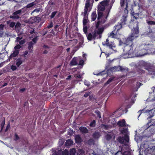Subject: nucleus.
I'll return each mask as SVG.
<instances>
[{"instance_id":"nucleus-1","label":"nucleus","mask_w":155,"mask_h":155,"mask_svg":"<svg viewBox=\"0 0 155 155\" xmlns=\"http://www.w3.org/2000/svg\"><path fill=\"white\" fill-rule=\"evenodd\" d=\"M138 24V21L136 22V26L132 30L131 35L129 36L127 38H125L123 41L124 44L127 46L129 45L130 47V49L133 45V40L138 37L137 35L139 32Z\"/></svg>"},{"instance_id":"nucleus-2","label":"nucleus","mask_w":155,"mask_h":155,"mask_svg":"<svg viewBox=\"0 0 155 155\" xmlns=\"http://www.w3.org/2000/svg\"><path fill=\"white\" fill-rule=\"evenodd\" d=\"M137 96L136 94L132 92L129 96H126L125 97V103L128 104L126 105L127 108H130L132 104L134 103V98Z\"/></svg>"},{"instance_id":"nucleus-3","label":"nucleus","mask_w":155,"mask_h":155,"mask_svg":"<svg viewBox=\"0 0 155 155\" xmlns=\"http://www.w3.org/2000/svg\"><path fill=\"white\" fill-rule=\"evenodd\" d=\"M117 140L120 144H123L125 146H127L129 141V136L126 135L123 137L120 136L117 138Z\"/></svg>"},{"instance_id":"nucleus-4","label":"nucleus","mask_w":155,"mask_h":155,"mask_svg":"<svg viewBox=\"0 0 155 155\" xmlns=\"http://www.w3.org/2000/svg\"><path fill=\"white\" fill-rule=\"evenodd\" d=\"M122 25L120 23H118L117 25H115L114 27V29L110 33V36L112 38H115L116 35H120L119 31L122 28Z\"/></svg>"},{"instance_id":"nucleus-5","label":"nucleus","mask_w":155,"mask_h":155,"mask_svg":"<svg viewBox=\"0 0 155 155\" xmlns=\"http://www.w3.org/2000/svg\"><path fill=\"white\" fill-rule=\"evenodd\" d=\"M90 3L89 2L86 3L84 9V12L82 13V15L83 14L84 17H88L89 13L91 9L90 7Z\"/></svg>"},{"instance_id":"nucleus-6","label":"nucleus","mask_w":155,"mask_h":155,"mask_svg":"<svg viewBox=\"0 0 155 155\" xmlns=\"http://www.w3.org/2000/svg\"><path fill=\"white\" fill-rule=\"evenodd\" d=\"M152 111L153 110H145L144 108L142 110H140L138 112V113L139 114L138 117L143 112L147 113L149 115V117L147 118V119L149 120L150 119V118L154 116V113L152 112Z\"/></svg>"},{"instance_id":"nucleus-7","label":"nucleus","mask_w":155,"mask_h":155,"mask_svg":"<svg viewBox=\"0 0 155 155\" xmlns=\"http://www.w3.org/2000/svg\"><path fill=\"white\" fill-rule=\"evenodd\" d=\"M21 10H19L14 12L13 14V15L10 16V18L13 19H18L20 18L19 15L21 14Z\"/></svg>"},{"instance_id":"nucleus-8","label":"nucleus","mask_w":155,"mask_h":155,"mask_svg":"<svg viewBox=\"0 0 155 155\" xmlns=\"http://www.w3.org/2000/svg\"><path fill=\"white\" fill-rule=\"evenodd\" d=\"M104 28H98L97 31L95 30L94 31V33H95V35L97 37V38H101L102 35L101 34L104 31Z\"/></svg>"},{"instance_id":"nucleus-9","label":"nucleus","mask_w":155,"mask_h":155,"mask_svg":"<svg viewBox=\"0 0 155 155\" xmlns=\"http://www.w3.org/2000/svg\"><path fill=\"white\" fill-rule=\"evenodd\" d=\"M147 68L149 74L153 76H155V67L150 65Z\"/></svg>"},{"instance_id":"nucleus-10","label":"nucleus","mask_w":155,"mask_h":155,"mask_svg":"<svg viewBox=\"0 0 155 155\" xmlns=\"http://www.w3.org/2000/svg\"><path fill=\"white\" fill-rule=\"evenodd\" d=\"M92 35L91 33H88L87 35V39L89 41H91L93 39L95 40L96 37V35H95V33L94 31L93 32Z\"/></svg>"},{"instance_id":"nucleus-11","label":"nucleus","mask_w":155,"mask_h":155,"mask_svg":"<svg viewBox=\"0 0 155 155\" xmlns=\"http://www.w3.org/2000/svg\"><path fill=\"white\" fill-rule=\"evenodd\" d=\"M139 64L140 66L144 67L145 69L147 70H148L147 68L149 67L150 66V64L143 61L140 62Z\"/></svg>"},{"instance_id":"nucleus-12","label":"nucleus","mask_w":155,"mask_h":155,"mask_svg":"<svg viewBox=\"0 0 155 155\" xmlns=\"http://www.w3.org/2000/svg\"><path fill=\"white\" fill-rule=\"evenodd\" d=\"M19 50H15L13 51V52L12 53L9 57L8 59L10 61L11 59L12 58L16 57L19 54Z\"/></svg>"},{"instance_id":"nucleus-13","label":"nucleus","mask_w":155,"mask_h":155,"mask_svg":"<svg viewBox=\"0 0 155 155\" xmlns=\"http://www.w3.org/2000/svg\"><path fill=\"white\" fill-rule=\"evenodd\" d=\"M78 58L77 57H74L71 60L70 63V65L71 66L76 65H78L77 61Z\"/></svg>"},{"instance_id":"nucleus-14","label":"nucleus","mask_w":155,"mask_h":155,"mask_svg":"<svg viewBox=\"0 0 155 155\" xmlns=\"http://www.w3.org/2000/svg\"><path fill=\"white\" fill-rule=\"evenodd\" d=\"M113 136H114V134L113 133H109L108 134H107L105 136L106 139L107 141L110 140L112 137Z\"/></svg>"},{"instance_id":"nucleus-15","label":"nucleus","mask_w":155,"mask_h":155,"mask_svg":"<svg viewBox=\"0 0 155 155\" xmlns=\"http://www.w3.org/2000/svg\"><path fill=\"white\" fill-rule=\"evenodd\" d=\"M127 21V16L123 15L121 20V22L120 23L122 25H124L126 24V22Z\"/></svg>"},{"instance_id":"nucleus-16","label":"nucleus","mask_w":155,"mask_h":155,"mask_svg":"<svg viewBox=\"0 0 155 155\" xmlns=\"http://www.w3.org/2000/svg\"><path fill=\"white\" fill-rule=\"evenodd\" d=\"M79 129L80 131L83 134H87L88 133V130L87 128L84 127H81Z\"/></svg>"},{"instance_id":"nucleus-17","label":"nucleus","mask_w":155,"mask_h":155,"mask_svg":"<svg viewBox=\"0 0 155 155\" xmlns=\"http://www.w3.org/2000/svg\"><path fill=\"white\" fill-rule=\"evenodd\" d=\"M117 124L120 127L125 126L126 125V122L125 120L122 119V120L119 121L117 122Z\"/></svg>"},{"instance_id":"nucleus-18","label":"nucleus","mask_w":155,"mask_h":155,"mask_svg":"<svg viewBox=\"0 0 155 155\" xmlns=\"http://www.w3.org/2000/svg\"><path fill=\"white\" fill-rule=\"evenodd\" d=\"M16 65L18 67H19L23 62V61L22 59V58H18L16 60Z\"/></svg>"},{"instance_id":"nucleus-19","label":"nucleus","mask_w":155,"mask_h":155,"mask_svg":"<svg viewBox=\"0 0 155 155\" xmlns=\"http://www.w3.org/2000/svg\"><path fill=\"white\" fill-rule=\"evenodd\" d=\"M75 141L76 143H80L82 142V139L79 135L75 136Z\"/></svg>"},{"instance_id":"nucleus-20","label":"nucleus","mask_w":155,"mask_h":155,"mask_svg":"<svg viewBox=\"0 0 155 155\" xmlns=\"http://www.w3.org/2000/svg\"><path fill=\"white\" fill-rule=\"evenodd\" d=\"M62 150H53L52 152V155H62Z\"/></svg>"},{"instance_id":"nucleus-21","label":"nucleus","mask_w":155,"mask_h":155,"mask_svg":"<svg viewBox=\"0 0 155 155\" xmlns=\"http://www.w3.org/2000/svg\"><path fill=\"white\" fill-rule=\"evenodd\" d=\"M36 1L28 4L25 7L27 8H29L33 7L34 6L36 5L37 3H36Z\"/></svg>"},{"instance_id":"nucleus-22","label":"nucleus","mask_w":155,"mask_h":155,"mask_svg":"<svg viewBox=\"0 0 155 155\" xmlns=\"http://www.w3.org/2000/svg\"><path fill=\"white\" fill-rule=\"evenodd\" d=\"M86 143L89 145H94V144L95 141L93 139L91 138L88 140Z\"/></svg>"},{"instance_id":"nucleus-23","label":"nucleus","mask_w":155,"mask_h":155,"mask_svg":"<svg viewBox=\"0 0 155 155\" xmlns=\"http://www.w3.org/2000/svg\"><path fill=\"white\" fill-rule=\"evenodd\" d=\"M32 19L33 21L31 22V23H33L34 22H38L41 20V18L38 16L33 17Z\"/></svg>"},{"instance_id":"nucleus-24","label":"nucleus","mask_w":155,"mask_h":155,"mask_svg":"<svg viewBox=\"0 0 155 155\" xmlns=\"http://www.w3.org/2000/svg\"><path fill=\"white\" fill-rule=\"evenodd\" d=\"M101 135L99 132H95L93 134L92 136L95 139H98L100 136Z\"/></svg>"},{"instance_id":"nucleus-25","label":"nucleus","mask_w":155,"mask_h":155,"mask_svg":"<svg viewBox=\"0 0 155 155\" xmlns=\"http://www.w3.org/2000/svg\"><path fill=\"white\" fill-rule=\"evenodd\" d=\"M109 1V0H105L100 2V3L102 6L105 7L108 5Z\"/></svg>"},{"instance_id":"nucleus-26","label":"nucleus","mask_w":155,"mask_h":155,"mask_svg":"<svg viewBox=\"0 0 155 155\" xmlns=\"http://www.w3.org/2000/svg\"><path fill=\"white\" fill-rule=\"evenodd\" d=\"M128 129L127 128H123L120 131L121 134L125 135H126L127 136H128L127 134Z\"/></svg>"},{"instance_id":"nucleus-27","label":"nucleus","mask_w":155,"mask_h":155,"mask_svg":"<svg viewBox=\"0 0 155 155\" xmlns=\"http://www.w3.org/2000/svg\"><path fill=\"white\" fill-rule=\"evenodd\" d=\"M97 18V15L96 12H94L91 15V19L92 21H94Z\"/></svg>"},{"instance_id":"nucleus-28","label":"nucleus","mask_w":155,"mask_h":155,"mask_svg":"<svg viewBox=\"0 0 155 155\" xmlns=\"http://www.w3.org/2000/svg\"><path fill=\"white\" fill-rule=\"evenodd\" d=\"M102 44L103 45H106L109 47L110 49H112V48L113 47V45L111 42L107 43H104V42H103Z\"/></svg>"},{"instance_id":"nucleus-29","label":"nucleus","mask_w":155,"mask_h":155,"mask_svg":"<svg viewBox=\"0 0 155 155\" xmlns=\"http://www.w3.org/2000/svg\"><path fill=\"white\" fill-rule=\"evenodd\" d=\"M33 45L34 43L32 41L29 42L28 43V49L29 50L33 49Z\"/></svg>"},{"instance_id":"nucleus-30","label":"nucleus","mask_w":155,"mask_h":155,"mask_svg":"<svg viewBox=\"0 0 155 155\" xmlns=\"http://www.w3.org/2000/svg\"><path fill=\"white\" fill-rule=\"evenodd\" d=\"M151 123V124L150 125L149 127L151 125H155V119H150L149 120V122L147 123V124L149 126V124Z\"/></svg>"},{"instance_id":"nucleus-31","label":"nucleus","mask_w":155,"mask_h":155,"mask_svg":"<svg viewBox=\"0 0 155 155\" xmlns=\"http://www.w3.org/2000/svg\"><path fill=\"white\" fill-rule=\"evenodd\" d=\"M76 152V150L75 148H72L70 150L69 154L70 155H74Z\"/></svg>"},{"instance_id":"nucleus-32","label":"nucleus","mask_w":155,"mask_h":155,"mask_svg":"<svg viewBox=\"0 0 155 155\" xmlns=\"http://www.w3.org/2000/svg\"><path fill=\"white\" fill-rule=\"evenodd\" d=\"M73 141L70 139L67 140L65 143V145L66 146H69L72 144Z\"/></svg>"},{"instance_id":"nucleus-33","label":"nucleus","mask_w":155,"mask_h":155,"mask_svg":"<svg viewBox=\"0 0 155 155\" xmlns=\"http://www.w3.org/2000/svg\"><path fill=\"white\" fill-rule=\"evenodd\" d=\"M120 66H114L111 68V69L112 71H120L119 67Z\"/></svg>"},{"instance_id":"nucleus-34","label":"nucleus","mask_w":155,"mask_h":155,"mask_svg":"<svg viewBox=\"0 0 155 155\" xmlns=\"http://www.w3.org/2000/svg\"><path fill=\"white\" fill-rule=\"evenodd\" d=\"M4 119L1 124V128L0 132H1L3 129V127L5 124V118L4 117Z\"/></svg>"},{"instance_id":"nucleus-35","label":"nucleus","mask_w":155,"mask_h":155,"mask_svg":"<svg viewBox=\"0 0 155 155\" xmlns=\"http://www.w3.org/2000/svg\"><path fill=\"white\" fill-rule=\"evenodd\" d=\"M88 19V17H84L83 20V25L84 26L86 25L87 23V20Z\"/></svg>"},{"instance_id":"nucleus-36","label":"nucleus","mask_w":155,"mask_h":155,"mask_svg":"<svg viewBox=\"0 0 155 155\" xmlns=\"http://www.w3.org/2000/svg\"><path fill=\"white\" fill-rule=\"evenodd\" d=\"M57 12V11H54L53 12H52L51 13V15H50L49 16L50 18L51 19H52V18H53L54 17L55 15H56Z\"/></svg>"},{"instance_id":"nucleus-37","label":"nucleus","mask_w":155,"mask_h":155,"mask_svg":"<svg viewBox=\"0 0 155 155\" xmlns=\"http://www.w3.org/2000/svg\"><path fill=\"white\" fill-rule=\"evenodd\" d=\"M119 67V70L120 71H128V68H124L122 66H120Z\"/></svg>"},{"instance_id":"nucleus-38","label":"nucleus","mask_w":155,"mask_h":155,"mask_svg":"<svg viewBox=\"0 0 155 155\" xmlns=\"http://www.w3.org/2000/svg\"><path fill=\"white\" fill-rule=\"evenodd\" d=\"M96 121L94 120H93L90 124V126L92 127H94L95 126Z\"/></svg>"},{"instance_id":"nucleus-39","label":"nucleus","mask_w":155,"mask_h":155,"mask_svg":"<svg viewBox=\"0 0 155 155\" xmlns=\"http://www.w3.org/2000/svg\"><path fill=\"white\" fill-rule=\"evenodd\" d=\"M147 23L148 25H155V21H147Z\"/></svg>"},{"instance_id":"nucleus-40","label":"nucleus","mask_w":155,"mask_h":155,"mask_svg":"<svg viewBox=\"0 0 155 155\" xmlns=\"http://www.w3.org/2000/svg\"><path fill=\"white\" fill-rule=\"evenodd\" d=\"M114 79V78L112 77L110 78L108 81L106 82L105 84H109L110 82H112Z\"/></svg>"},{"instance_id":"nucleus-41","label":"nucleus","mask_w":155,"mask_h":155,"mask_svg":"<svg viewBox=\"0 0 155 155\" xmlns=\"http://www.w3.org/2000/svg\"><path fill=\"white\" fill-rule=\"evenodd\" d=\"M53 26V24L52 22L51 21L49 24L48 25L46 28H48V29H50L51 28H52Z\"/></svg>"},{"instance_id":"nucleus-42","label":"nucleus","mask_w":155,"mask_h":155,"mask_svg":"<svg viewBox=\"0 0 155 155\" xmlns=\"http://www.w3.org/2000/svg\"><path fill=\"white\" fill-rule=\"evenodd\" d=\"M62 155H69V153L68 150L65 149L63 151H62Z\"/></svg>"},{"instance_id":"nucleus-43","label":"nucleus","mask_w":155,"mask_h":155,"mask_svg":"<svg viewBox=\"0 0 155 155\" xmlns=\"http://www.w3.org/2000/svg\"><path fill=\"white\" fill-rule=\"evenodd\" d=\"M64 141L63 139H60L58 142L59 145L60 146H62L64 144Z\"/></svg>"},{"instance_id":"nucleus-44","label":"nucleus","mask_w":155,"mask_h":155,"mask_svg":"<svg viewBox=\"0 0 155 155\" xmlns=\"http://www.w3.org/2000/svg\"><path fill=\"white\" fill-rule=\"evenodd\" d=\"M103 16V13L102 12H98L97 20H100Z\"/></svg>"},{"instance_id":"nucleus-45","label":"nucleus","mask_w":155,"mask_h":155,"mask_svg":"<svg viewBox=\"0 0 155 155\" xmlns=\"http://www.w3.org/2000/svg\"><path fill=\"white\" fill-rule=\"evenodd\" d=\"M137 71L139 73H141V74H143L145 73V71L144 70L139 68L137 69Z\"/></svg>"},{"instance_id":"nucleus-46","label":"nucleus","mask_w":155,"mask_h":155,"mask_svg":"<svg viewBox=\"0 0 155 155\" xmlns=\"http://www.w3.org/2000/svg\"><path fill=\"white\" fill-rule=\"evenodd\" d=\"M22 47L19 45H17L14 48L15 50H19Z\"/></svg>"},{"instance_id":"nucleus-47","label":"nucleus","mask_w":155,"mask_h":155,"mask_svg":"<svg viewBox=\"0 0 155 155\" xmlns=\"http://www.w3.org/2000/svg\"><path fill=\"white\" fill-rule=\"evenodd\" d=\"M98 21L96 25V27L97 28L99 27V25L101 24L100 20H97Z\"/></svg>"},{"instance_id":"nucleus-48","label":"nucleus","mask_w":155,"mask_h":155,"mask_svg":"<svg viewBox=\"0 0 155 155\" xmlns=\"http://www.w3.org/2000/svg\"><path fill=\"white\" fill-rule=\"evenodd\" d=\"M128 5V2H126V7L124 9V12L126 13H127L128 12V10L127 9Z\"/></svg>"},{"instance_id":"nucleus-49","label":"nucleus","mask_w":155,"mask_h":155,"mask_svg":"<svg viewBox=\"0 0 155 155\" xmlns=\"http://www.w3.org/2000/svg\"><path fill=\"white\" fill-rule=\"evenodd\" d=\"M95 113L97 115L98 117H101V115L100 112L98 110H97L95 111Z\"/></svg>"},{"instance_id":"nucleus-50","label":"nucleus","mask_w":155,"mask_h":155,"mask_svg":"<svg viewBox=\"0 0 155 155\" xmlns=\"http://www.w3.org/2000/svg\"><path fill=\"white\" fill-rule=\"evenodd\" d=\"M120 4L121 7L124 6L125 4V0H120Z\"/></svg>"},{"instance_id":"nucleus-51","label":"nucleus","mask_w":155,"mask_h":155,"mask_svg":"<svg viewBox=\"0 0 155 155\" xmlns=\"http://www.w3.org/2000/svg\"><path fill=\"white\" fill-rule=\"evenodd\" d=\"M14 137V140L15 141H17L19 139V137L16 133H15V134Z\"/></svg>"},{"instance_id":"nucleus-52","label":"nucleus","mask_w":155,"mask_h":155,"mask_svg":"<svg viewBox=\"0 0 155 155\" xmlns=\"http://www.w3.org/2000/svg\"><path fill=\"white\" fill-rule=\"evenodd\" d=\"M28 51H25L23 52V53L22 54V56H23L24 58H26V55L28 54Z\"/></svg>"},{"instance_id":"nucleus-53","label":"nucleus","mask_w":155,"mask_h":155,"mask_svg":"<svg viewBox=\"0 0 155 155\" xmlns=\"http://www.w3.org/2000/svg\"><path fill=\"white\" fill-rule=\"evenodd\" d=\"M84 64V61L82 59H81L80 60L79 63L78 64V65H83Z\"/></svg>"},{"instance_id":"nucleus-54","label":"nucleus","mask_w":155,"mask_h":155,"mask_svg":"<svg viewBox=\"0 0 155 155\" xmlns=\"http://www.w3.org/2000/svg\"><path fill=\"white\" fill-rule=\"evenodd\" d=\"M11 69L12 71H14L16 70V69H17V68L16 66L12 65L11 66Z\"/></svg>"},{"instance_id":"nucleus-55","label":"nucleus","mask_w":155,"mask_h":155,"mask_svg":"<svg viewBox=\"0 0 155 155\" xmlns=\"http://www.w3.org/2000/svg\"><path fill=\"white\" fill-rule=\"evenodd\" d=\"M133 15L134 17V18L136 19H137V16H139V13H134H134L133 14Z\"/></svg>"},{"instance_id":"nucleus-56","label":"nucleus","mask_w":155,"mask_h":155,"mask_svg":"<svg viewBox=\"0 0 155 155\" xmlns=\"http://www.w3.org/2000/svg\"><path fill=\"white\" fill-rule=\"evenodd\" d=\"M25 39H23V40L19 41V44L20 45H22L23 44H24V43H25Z\"/></svg>"},{"instance_id":"nucleus-57","label":"nucleus","mask_w":155,"mask_h":155,"mask_svg":"<svg viewBox=\"0 0 155 155\" xmlns=\"http://www.w3.org/2000/svg\"><path fill=\"white\" fill-rule=\"evenodd\" d=\"M91 91L86 93L84 95V97H87L89 96L91 94Z\"/></svg>"},{"instance_id":"nucleus-58","label":"nucleus","mask_w":155,"mask_h":155,"mask_svg":"<svg viewBox=\"0 0 155 155\" xmlns=\"http://www.w3.org/2000/svg\"><path fill=\"white\" fill-rule=\"evenodd\" d=\"M130 153L129 151H124L123 153V155H130Z\"/></svg>"},{"instance_id":"nucleus-59","label":"nucleus","mask_w":155,"mask_h":155,"mask_svg":"<svg viewBox=\"0 0 155 155\" xmlns=\"http://www.w3.org/2000/svg\"><path fill=\"white\" fill-rule=\"evenodd\" d=\"M142 83H140V82H137V84H136V87L137 88V89H138L140 87V86L142 85Z\"/></svg>"},{"instance_id":"nucleus-60","label":"nucleus","mask_w":155,"mask_h":155,"mask_svg":"<svg viewBox=\"0 0 155 155\" xmlns=\"http://www.w3.org/2000/svg\"><path fill=\"white\" fill-rule=\"evenodd\" d=\"M87 26H86L83 28V31L84 33L86 34L87 33Z\"/></svg>"},{"instance_id":"nucleus-61","label":"nucleus","mask_w":155,"mask_h":155,"mask_svg":"<svg viewBox=\"0 0 155 155\" xmlns=\"http://www.w3.org/2000/svg\"><path fill=\"white\" fill-rule=\"evenodd\" d=\"M38 40L37 36L34 38L32 39V41L34 43V44H35L36 43L37 41Z\"/></svg>"},{"instance_id":"nucleus-62","label":"nucleus","mask_w":155,"mask_h":155,"mask_svg":"<svg viewBox=\"0 0 155 155\" xmlns=\"http://www.w3.org/2000/svg\"><path fill=\"white\" fill-rule=\"evenodd\" d=\"M10 124L8 123L6 127V128H5V132H7L8 131V130L10 128Z\"/></svg>"},{"instance_id":"nucleus-63","label":"nucleus","mask_w":155,"mask_h":155,"mask_svg":"<svg viewBox=\"0 0 155 155\" xmlns=\"http://www.w3.org/2000/svg\"><path fill=\"white\" fill-rule=\"evenodd\" d=\"M40 8H36L32 12V13H34L35 12H38L40 11Z\"/></svg>"},{"instance_id":"nucleus-64","label":"nucleus","mask_w":155,"mask_h":155,"mask_svg":"<svg viewBox=\"0 0 155 155\" xmlns=\"http://www.w3.org/2000/svg\"><path fill=\"white\" fill-rule=\"evenodd\" d=\"M15 23L14 22H12L9 25V26L11 28H13L15 25Z\"/></svg>"}]
</instances>
